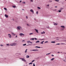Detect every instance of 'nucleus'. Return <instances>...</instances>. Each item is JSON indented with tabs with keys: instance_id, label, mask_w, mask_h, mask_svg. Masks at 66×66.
I'll return each mask as SVG.
<instances>
[{
	"instance_id": "30",
	"label": "nucleus",
	"mask_w": 66,
	"mask_h": 66,
	"mask_svg": "<svg viewBox=\"0 0 66 66\" xmlns=\"http://www.w3.org/2000/svg\"><path fill=\"white\" fill-rule=\"evenodd\" d=\"M55 1H57V2H58V1H59V0H55Z\"/></svg>"
},
{
	"instance_id": "7",
	"label": "nucleus",
	"mask_w": 66,
	"mask_h": 66,
	"mask_svg": "<svg viewBox=\"0 0 66 66\" xmlns=\"http://www.w3.org/2000/svg\"><path fill=\"white\" fill-rule=\"evenodd\" d=\"M35 30L36 31V32H37V33H38V30L35 29Z\"/></svg>"
},
{
	"instance_id": "54",
	"label": "nucleus",
	"mask_w": 66,
	"mask_h": 66,
	"mask_svg": "<svg viewBox=\"0 0 66 66\" xmlns=\"http://www.w3.org/2000/svg\"><path fill=\"white\" fill-rule=\"evenodd\" d=\"M55 7H57L56 6H55Z\"/></svg>"
},
{
	"instance_id": "35",
	"label": "nucleus",
	"mask_w": 66,
	"mask_h": 66,
	"mask_svg": "<svg viewBox=\"0 0 66 66\" xmlns=\"http://www.w3.org/2000/svg\"><path fill=\"white\" fill-rule=\"evenodd\" d=\"M43 34H45V31H43Z\"/></svg>"
},
{
	"instance_id": "48",
	"label": "nucleus",
	"mask_w": 66,
	"mask_h": 66,
	"mask_svg": "<svg viewBox=\"0 0 66 66\" xmlns=\"http://www.w3.org/2000/svg\"><path fill=\"white\" fill-rule=\"evenodd\" d=\"M6 45H7V46H9V44H7Z\"/></svg>"
},
{
	"instance_id": "45",
	"label": "nucleus",
	"mask_w": 66,
	"mask_h": 66,
	"mask_svg": "<svg viewBox=\"0 0 66 66\" xmlns=\"http://www.w3.org/2000/svg\"><path fill=\"white\" fill-rule=\"evenodd\" d=\"M27 25L28 26H29V25L28 24H27Z\"/></svg>"
},
{
	"instance_id": "52",
	"label": "nucleus",
	"mask_w": 66,
	"mask_h": 66,
	"mask_svg": "<svg viewBox=\"0 0 66 66\" xmlns=\"http://www.w3.org/2000/svg\"><path fill=\"white\" fill-rule=\"evenodd\" d=\"M17 37V36H16L15 37L16 38V37Z\"/></svg>"
},
{
	"instance_id": "11",
	"label": "nucleus",
	"mask_w": 66,
	"mask_h": 66,
	"mask_svg": "<svg viewBox=\"0 0 66 66\" xmlns=\"http://www.w3.org/2000/svg\"><path fill=\"white\" fill-rule=\"evenodd\" d=\"M5 17H6V18H7V17H8V15H7L6 14H5Z\"/></svg>"
},
{
	"instance_id": "3",
	"label": "nucleus",
	"mask_w": 66,
	"mask_h": 66,
	"mask_svg": "<svg viewBox=\"0 0 66 66\" xmlns=\"http://www.w3.org/2000/svg\"><path fill=\"white\" fill-rule=\"evenodd\" d=\"M17 28L18 30H20L21 29V27L20 26H18L17 27Z\"/></svg>"
},
{
	"instance_id": "47",
	"label": "nucleus",
	"mask_w": 66,
	"mask_h": 66,
	"mask_svg": "<svg viewBox=\"0 0 66 66\" xmlns=\"http://www.w3.org/2000/svg\"><path fill=\"white\" fill-rule=\"evenodd\" d=\"M47 6H49V5H47Z\"/></svg>"
},
{
	"instance_id": "33",
	"label": "nucleus",
	"mask_w": 66,
	"mask_h": 66,
	"mask_svg": "<svg viewBox=\"0 0 66 66\" xmlns=\"http://www.w3.org/2000/svg\"><path fill=\"white\" fill-rule=\"evenodd\" d=\"M23 3H24V4H25V3H26V2H23Z\"/></svg>"
},
{
	"instance_id": "57",
	"label": "nucleus",
	"mask_w": 66,
	"mask_h": 66,
	"mask_svg": "<svg viewBox=\"0 0 66 66\" xmlns=\"http://www.w3.org/2000/svg\"><path fill=\"white\" fill-rule=\"evenodd\" d=\"M52 1H50V2H52Z\"/></svg>"
},
{
	"instance_id": "8",
	"label": "nucleus",
	"mask_w": 66,
	"mask_h": 66,
	"mask_svg": "<svg viewBox=\"0 0 66 66\" xmlns=\"http://www.w3.org/2000/svg\"><path fill=\"white\" fill-rule=\"evenodd\" d=\"M30 11L31 12H32V13L33 14H34V11H33V10H32V9H31L30 10Z\"/></svg>"
},
{
	"instance_id": "19",
	"label": "nucleus",
	"mask_w": 66,
	"mask_h": 66,
	"mask_svg": "<svg viewBox=\"0 0 66 66\" xmlns=\"http://www.w3.org/2000/svg\"><path fill=\"white\" fill-rule=\"evenodd\" d=\"M54 25L55 26H57V24L56 23H55L54 24Z\"/></svg>"
},
{
	"instance_id": "22",
	"label": "nucleus",
	"mask_w": 66,
	"mask_h": 66,
	"mask_svg": "<svg viewBox=\"0 0 66 66\" xmlns=\"http://www.w3.org/2000/svg\"><path fill=\"white\" fill-rule=\"evenodd\" d=\"M37 8L38 9H39V10L40 9H41L40 7H38Z\"/></svg>"
},
{
	"instance_id": "25",
	"label": "nucleus",
	"mask_w": 66,
	"mask_h": 66,
	"mask_svg": "<svg viewBox=\"0 0 66 66\" xmlns=\"http://www.w3.org/2000/svg\"><path fill=\"white\" fill-rule=\"evenodd\" d=\"M32 63V62H31V63H29V65H30V64H32V63Z\"/></svg>"
},
{
	"instance_id": "31",
	"label": "nucleus",
	"mask_w": 66,
	"mask_h": 66,
	"mask_svg": "<svg viewBox=\"0 0 66 66\" xmlns=\"http://www.w3.org/2000/svg\"><path fill=\"white\" fill-rule=\"evenodd\" d=\"M33 66H35V64L34 63L33 64Z\"/></svg>"
},
{
	"instance_id": "46",
	"label": "nucleus",
	"mask_w": 66,
	"mask_h": 66,
	"mask_svg": "<svg viewBox=\"0 0 66 66\" xmlns=\"http://www.w3.org/2000/svg\"><path fill=\"white\" fill-rule=\"evenodd\" d=\"M52 56H54V55H52Z\"/></svg>"
},
{
	"instance_id": "43",
	"label": "nucleus",
	"mask_w": 66,
	"mask_h": 66,
	"mask_svg": "<svg viewBox=\"0 0 66 66\" xmlns=\"http://www.w3.org/2000/svg\"><path fill=\"white\" fill-rule=\"evenodd\" d=\"M44 39H41V40H44Z\"/></svg>"
},
{
	"instance_id": "38",
	"label": "nucleus",
	"mask_w": 66,
	"mask_h": 66,
	"mask_svg": "<svg viewBox=\"0 0 66 66\" xmlns=\"http://www.w3.org/2000/svg\"><path fill=\"white\" fill-rule=\"evenodd\" d=\"M32 0H31V2H33V1Z\"/></svg>"
},
{
	"instance_id": "29",
	"label": "nucleus",
	"mask_w": 66,
	"mask_h": 66,
	"mask_svg": "<svg viewBox=\"0 0 66 66\" xmlns=\"http://www.w3.org/2000/svg\"><path fill=\"white\" fill-rule=\"evenodd\" d=\"M26 44H23V46H26Z\"/></svg>"
},
{
	"instance_id": "9",
	"label": "nucleus",
	"mask_w": 66,
	"mask_h": 66,
	"mask_svg": "<svg viewBox=\"0 0 66 66\" xmlns=\"http://www.w3.org/2000/svg\"><path fill=\"white\" fill-rule=\"evenodd\" d=\"M63 60L64 62H66V57L63 58Z\"/></svg>"
},
{
	"instance_id": "49",
	"label": "nucleus",
	"mask_w": 66,
	"mask_h": 66,
	"mask_svg": "<svg viewBox=\"0 0 66 66\" xmlns=\"http://www.w3.org/2000/svg\"><path fill=\"white\" fill-rule=\"evenodd\" d=\"M34 39V38H33L32 39V40H33Z\"/></svg>"
},
{
	"instance_id": "58",
	"label": "nucleus",
	"mask_w": 66,
	"mask_h": 66,
	"mask_svg": "<svg viewBox=\"0 0 66 66\" xmlns=\"http://www.w3.org/2000/svg\"><path fill=\"white\" fill-rule=\"evenodd\" d=\"M30 40H32V39H31Z\"/></svg>"
},
{
	"instance_id": "32",
	"label": "nucleus",
	"mask_w": 66,
	"mask_h": 66,
	"mask_svg": "<svg viewBox=\"0 0 66 66\" xmlns=\"http://www.w3.org/2000/svg\"><path fill=\"white\" fill-rule=\"evenodd\" d=\"M50 54V53H48V54H47L46 55H48L49 54Z\"/></svg>"
},
{
	"instance_id": "26",
	"label": "nucleus",
	"mask_w": 66,
	"mask_h": 66,
	"mask_svg": "<svg viewBox=\"0 0 66 66\" xmlns=\"http://www.w3.org/2000/svg\"><path fill=\"white\" fill-rule=\"evenodd\" d=\"M27 49L25 51V53H26L27 52Z\"/></svg>"
},
{
	"instance_id": "28",
	"label": "nucleus",
	"mask_w": 66,
	"mask_h": 66,
	"mask_svg": "<svg viewBox=\"0 0 66 66\" xmlns=\"http://www.w3.org/2000/svg\"><path fill=\"white\" fill-rule=\"evenodd\" d=\"M26 19H28V16H26Z\"/></svg>"
},
{
	"instance_id": "13",
	"label": "nucleus",
	"mask_w": 66,
	"mask_h": 66,
	"mask_svg": "<svg viewBox=\"0 0 66 66\" xmlns=\"http://www.w3.org/2000/svg\"><path fill=\"white\" fill-rule=\"evenodd\" d=\"M26 57L27 58H29L30 57V56H29V55H27L26 56Z\"/></svg>"
},
{
	"instance_id": "36",
	"label": "nucleus",
	"mask_w": 66,
	"mask_h": 66,
	"mask_svg": "<svg viewBox=\"0 0 66 66\" xmlns=\"http://www.w3.org/2000/svg\"><path fill=\"white\" fill-rule=\"evenodd\" d=\"M35 40H37V39H36V38H35Z\"/></svg>"
},
{
	"instance_id": "40",
	"label": "nucleus",
	"mask_w": 66,
	"mask_h": 66,
	"mask_svg": "<svg viewBox=\"0 0 66 66\" xmlns=\"http://www.w3.org/2000/svg\"><path fill=\"white\" fill-rule=\"evenodd\" d=\"M0 46H1V47H2V46H3V45H1Z\"/></svg>"
},
{
	"instance_id": "56",
	"label": "nucleus",
	"mask_w": 66,
	"mask_h": 66,
	"mask_svg": "<svg viewBox=\"0 0 66 66\" xmlns=\"http://www.w3.org/2000/svg\"><path fill=\"white\" fill-rule=\"evenodd\" d=\"M22 10H24V9H22Z\"/></svg>"
},
{
	"instance_id": "18",
	"label": "nucleus",
	"mask_w": 66,
	"mask_h": 66,
	"mask_svg": "<svg viewBox=\"0 0 66 66\" xmlns=\"http://www.w3.org/2000/svg\"><path fill=\"white\" fill-rule=\"evenodd\" d=\"M43 42H44V41H42L41 43V44H43Z\"/></svg>"
},
{
	"instance_id": "50",
	"label": "nucleus",
	"mask_w": 66,
	"mask_h": 66,
	"mask_svg": "<svg viewBox=\"0 0 66 66\" xmlns=\"http://www.w3.org/2000/svg\"><path fill=\"white\" fill-rule=\"evenodd\" d=\"M21 2H22L21 1H20V3Z\"/></svg>"
},
{
	"instance_id": "59",
	"label": "nucleus",
	"mask_w": 66,
	"mask_h": 66,
	"mask_svg": "<svg viewBox=\"0 0 66 66\" xmlns=\"http://www.w3.org/2000/svg\"><path fill=\"white\" fill-rule=\"evenodd\" d=\"M55 10H56V9H55Z\"/></svg>"
},
{
	"instance_id": "6",
	"label": "nucleus",
	"mask_w": 66,
	"mask_h": 66,
	"mask_svg": "<svg viewBox=\"0 0 66 66\" xmlns=\"http://www.w3.org/2000/svg\"><path fill=\"white\" fill-rule=\"evenodd\" d=\"M19 35L21 36H22V35L23 36H24V34H23L22 33H20V34Z\"/></svg>"
},
{
	"instance_id": "14",
	"label": "nucleus",
	"mask_w": 66,
	"mask_h": 66,
	"mask_svg": "<svg viewBox=\"0 0 66 66\" xmlns=\"http://www.w3.org/2000/svg\"><path fill=\"white\" fill-rule=\"evenodd\" d=\"M36 43H39V41H37Z\"/></svg>"
},
{
	"instance_id": "5",
	"label": "nucleus",
	"mask_w": 66,
	"mask_h": 66,
	"mask_svg": "<svg viewBox=\"0 0 66 66\" xmlns=\"http://www.w3.org/2000/svg\"><path fill=\"white\" fill-rule=\"evenodd\" d=\"M20 59L22 60V61H24V62H26V60H25V59L23 58H21Z\"/></svg>"
},
{
	"instance_id": "42",
	"label": "nucleus",
	"mask_w": 66,
	"mask_h": 66,
	"mask_svg": "<svg viewBox=\"0 0 66 66\" xmlns=\"http://www.w3.org/2000/svg\"><path fill=\"white\" fill-rule=\"evenodd\" d=\"M56 45H60V44L59 43L57 44H56Z\"/></svg>"
},
{
	"instance_id": "44",
	"label": "nucleus",
	"mask_w": 66,
	"mask_h": 66,
	"mask_svg": "<svg viewBox=\"0 0 66 66\" xmlns=\"http://www.w3.org/2000/svg\"><path fill=\"white\" fill-rule=\"evenodd\" d=\"M48 43V41H46V42H45V43Z\"/></svg>"
},
{
	"instance_id": "39",
	"label": "nucleus",
	"mask_w": 66,
	"mask_h": 66,
	"mask_svg": "<svg viewBox=\"0 0 66 66\" xmlns=\"http://www.w3.org/2000/svg\"><path fill=\"white\" fill-rule=\"evenodd\" d=\"M43 34V32H41V34Z\"/></svg>"
},
{
	"instance_id": "21",
	"label": "nucleus",
	"mask_w": 66,
	"mask_h": 66,
	"mask_svg": "<svg viewBox=\"0 0 66 66\" xmlns=\"http://www.w3.org/2000/svg\"><path fill=\"white\" fill-rule=\"evenodd\" d=\"M61 10H59V12H61Z\"/></svg>"
},
{
	"instance_id": "10",
	"label": "nucleus",
	"mask_w": 66,
	"mask_h": 66,
	"mask_svg": "<svg viewBox=\"0 0 66 66\" xmlns=\"http://www.w3.org/2000/svg\"><path fill=\"white\" fill-rule=\"evenodd\" d=\"M8 36L9 38H11V35L10 34H8Z\"/></svg>"
},
{
	"instance_id": "53",
	"label": "nucleus",
	"mask_w": 66,
	"mask_h": 66,
	"mask_svg": "<svg viewBox=\"0 0 66 66\" xmlns=\"http://www.w3.org/2000/svg\"><path fill=\"white\" fill-rule=\"evenodd\" d=\"M30 43L31 44H32V42H30Z\"/></svg>"
},
{
	"instance_id": "23",
	"label": "nucleus",
	"mask_w": 66,
	"mask_h": 66,
	"mask_svg": "<svg viewBox=\"0 0 66 66\" xmlns=\"http://www.w3.org/2000/svg\"><path fill=\"white\" fill-rule=\"evenodd\" d=\"M4 10H6V11H7V9L5 8H4Z\"/></svg>"
},
{
	"instance_id": "51",
	"label": "nucleus",
	"mask_w": 66,
	"mask_h": 66,
	"mask_svg": "<svg viewBox=\"0 0 66 66\" xmlns=\"http://www.w3.org/2000/svg\"><path fill=\"white\" fill-rule=\"evenodd\" d=\"M22 42H25V41L24 40H22Z\"/></svg>"
},
{
	"instance_id": "24",
	"label": "nucleus",
	"mask_w": 66,
	"mask_h": 66,
	"mask_svg": "<svg viewBox=\"0 0 66 66\" xmlns=\"http://www.w3.org/2000/svg\"><path fill=\"white\" fill-rule=\"evenodd\" d=\"M33 34V33H31L30 34H29V35H32V34Z\"/></svg>"
},
{
	"instance_id": "41",
	"label": "nucleus",
	"mask_w": 66,
	"mask_h": 66,
	"mask_svg": "<svg viewBox=\"0 0 66 66\" xmlns=\"http://www.w3.org/2000/svg\"><path fill=\"white\" fill-rule=\"evenodd\" d=\"M61 44V45H64V44L63 43H62Z\"/></svg>"
},
{
	"instance_id": "15",
	"label": "nucleus",
	"mask_w": 66,
	"mask_h": 66,
	"mask_svg": "<svg viewBox=\"0 0 66 66\" xmlns=\"http://www.w3.org/2000/svg\"><path fill=\"white\" fill-rule=\"evenodd\" d=\"M27 43H28V44H30V43H31V42H30V41H27Z\"/></svg>"
},
{
	"instance_id": "61",
	"label": "nucleus",
	"mask_w": 66,
	"mask_h": 66,
	"mask_svg": "<svg viewBox=\"0 0 66 66\" xmlns=\"http://www.w3.org/2000/svg\"><path fill=\"white\" fill-rule=\"evenodd\" d=\"M34 20H35V19Z\"/></svg>"
},
{
	"instance_id": "16",
	"label": "nucleus",
	"mask_w": 66,
	"mask_h": 66,
	"mask_svg": "<svg viewBox=\"0 0 66 66\" xmlns=\"http://www.w3.org/2000/svg\"><path fill=\"white\" fill-rule=\"evenodd\" d=\"M55 43V41H52L51 42V43Z\"/></svg>"
},
{
	"instance_id": "2",
	"label": "nucleus",
	"mask_w": 66,
	"mask_h": 66,
	"mask_svg": "<svg viewBox=\"0 0 66 66\" xmlns=\"http://www.w3.org/2000/svg\"><path fill=\"white\" fill-rule=\"evenodd\" d=\"M61 28H63V29H62V31L64 30V29H65V26H61Z\"/></svg>"
},
{
	"instance_id": "20",
	"label": "nucleus",
	"mask_w": 66,
	"mask_h": 66,
	"mask_svg": "<svg viewBox=\"0 0 66 66\" xmlns=\"http://www.w3.org/2000/svg\"><path fill=\"white\" fill-rule=\"evenodd\" d=\"M12 34H13V35H16V34H14V33L13 32L12 33Z\"/></svg>"
},
{
	"instance_id": "17",
	"label": "nucleus",
	"mask_w": 66,
	"mask_h": 66,
	"mask_svg": "<svg viewBox=\"0 0 66 66\" xmlns=\"http://www.w3.org/2000/svg\"><path fill=\"white\" fill-rule=\"evenodd\" d=\"M54 58H52V59H51V61H53V60H54Z\"/></svg>"
},
{
	"instance_id": "60",
	"label": "nucleus",
	"mask_w": 66,
	"mask_h": 66,
	"mask_svg": "<svg viewBox=\"0 0 66 66\" xmlns=\"http://www.w3.org/2000/svg\"><path fill=\"white\" fill-rule=\"evenodd\" d=\"M49 0L50 1V0Z\"/></svg>"
},
{
	"instance_id": "12",
	"label": "nucleus",
	"mask_w": 66,
	"mask_h": 66,
	"mask_svg": "<svg viewBox=\"0 0 66 66\" xmlns=\"http://www.w3.org/2000/svg\"><path fill=\"white\" fill-rule=\"evenodd\" d=\"M35 48H40V47L36 46L35 47Z\"/></svg>"
},
{
	"instance_id": "37",
	"label": "nucleus",
	"mask_w": 66,
	"mask_h": 66,
	"mask_svg": "<svg viewBox=\"0 0 66 66\" xmlns=\"http://www.w3.org/2000/svg\"><path fill=\"white\" fill-rule=\"evenodd\" d=\"M35 61V60H33V61H32V62H34Z\"/></svg>"
},
{
	"instance_id": "4",
	"label": "nucleus",
	"mask_w": 66,
	"mask_h": 66,
	"mask_svg": "<svg viewBox=\"0 0 66 66\" xmlns=\"http://www.w3.org/2000/svg\"><path fill=\"white\" fill-rule=\"evenodd\" d=\"M31 51H38V50H31Z\"/></svg>"
},
{
	"instance_id": "34",
	"label": "nucleus",
	"mask_w": 66,
	"mask_h": 66,
	"mask_svg": "<svg viewBox=\"0 0 66 66\" xmlns=\"http://www.w3.org/2000/svg\"><path fill=\"white\" fill-rule=\"evenodd\" d=\"M38 11H37L36 12V14H38Z\"/></svg>"
},
{
	"instance_id": "1",
	"label": "nucleus",
	"mask_w": 66,
	"mask_h": 66,
	"mask_svg": "<svg viewBox=\"0 0 66 66\" xmlns=\"http://www.w3.org/2000/svg\"><path fill=\"white\" fill-rule=\"evenodd\" d=\"M16 45V43H12L10 44V46H15Z\"/></svg>"
},
{
	"instance_id": "27",
	"label": "nucleus",
	"mask_w": 66,
	"mask_h": 66,
	"mask_svg": "<svg viewBox=\"0 0 66 66\" xmlns=\"http://www.w3.org/2000/svg\"><path fill=\"white\" fill-rule=\"evenodd\" d=\"M12 7H13L14 8H15L16 7V6H12Z\"/></svg>"
},
{
	"instance_id": "55",
	"label": "nucleus",
	"mask_w": 66,
	"mask_h": 66,
	"mask_svg": "<svg viewBox=\"0 0 66 66\" xmlns=\"http://www.w3.org/2000/svg\"><path fill=\"white\" fill-rule=\"evenodd\" d=\"M57 53H60V52H57Z\"/></svg>"
}]
</instances>
